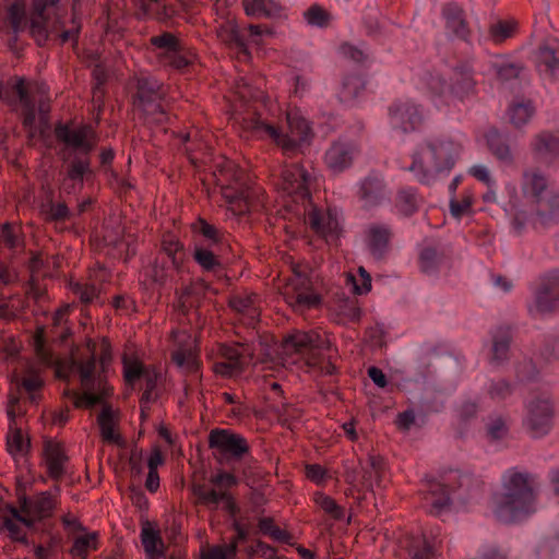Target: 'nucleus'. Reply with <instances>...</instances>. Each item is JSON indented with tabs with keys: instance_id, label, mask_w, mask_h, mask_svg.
I'll return each instance as SVG.
<instances>
[{
	"instance_id": "nucleus-1",
	"label": "nucleus",
	"mask_w": 559,
	"mask_h": 559,
	"mask_svg": "<svg viewBox=\"0 0 559 559\" xmlns=\"http://www.w3.org/2000/svg\"><path fill=\"white\" fill-rule=\"evenodd\" d=\"M521 195L513 182L504 186L508 203L503 209L512 216V226L522 231L527 225L547 227L559 219V193L550 190L548 178L536 168L525 169L521 176Z\"/></svg>"
},
{
	"instance_id": "nucleus-2",
	"label": "nucleus",
	"mask_w": 559,
	"mask_h": 559,
	"mask_svg": "<svg viewBox=\"0 0 559 559\" xmlns=\"http://www.w3.org/2000/svg\"><path fill=\"white\" fill-rule=\"evenodd\" d=\"M502 491L493 496V512L502 522H513L536 511L537 476L509 468L501 477Z\"/></svg>"
},
{
	"instance_id": "nucleus-3",
	"label": "nucleus",
	"mask_w": 559,
	"mask_h": 559,
	"mask_svg": "<svg viewBox=\"0 0 559 559\" xmlns=\"http://www.w3.org/2000/svg\"><path fill=\"white\" fill-rule=\"evenodd\" d=\"M475 72L468 64L454 67L445 80L438 74H428L423 81V92L437 107H448L453 100L464 102L476 95Z\"/></svg>"
},
{
	"instance_id": "nucleus-4",
	"label": "nucleus",
	"mask_w": 559,
	"mask_h": 559,
	"mask_svg": "<svg viewBox=\"0 0 559 559\" xmlns=\"http://www.w3.org/2000/svg\"><path fill=\"white\" fill-rule=\"evenodd\" d=\"M288 133L281 132L275 126L261 120L260 116L250 115L241 121L248 136L273 140L287 156L295 155L302 144L309 142L312 132L308 120L298 111L287 112Z\"/></svg>"
},
{
	"instance_id": "nucleus-5",
	"label": "nucleus",
	"mask_w": 559,
	"mask_h": 559,
	"mask_svg": "<svg viewBox=\"0 0 559 559\" xmlns=\"http://www.w3.org/2000/svg\"><path fill=\"white\" fill-rule=\"evenodd\" d=\"M459 145L447 138L428 140L413 155L408 170L423 183L432 182L438 176L448 174L455 164Z\"/></svg>"
},
{
	"instance_id": "nucleus-6",
	"label": "nucleus",
	"mask_w": 559,
	"mask_h": 559,
	"mask_svg": "<svg viewBox=\"0 0 559 559\" xmlns=\"http://www.w3.org/2000/svg\"><path fill=\"white\" fill-rule=\"evenodd\" d=\"M219 173L222 195L234 215H245L264 206L263 191L260 188L243 187L241 181L245 173L231 160H226Z\"/></svg>"
},
{
	"instance_id": "nucleus-7",
	"label": "nucleus",
	"mask_w": 559,
	"mask_h": 559,
	"mask_svg": "<svg viewBox=\"0 0 559 559\" xmlns=\"http://www.w3.org/2000/svg\"><path fill=\"white\" fill-rule=\"evenodd\" d=\"M73 365L80 374V381L84 392L80 394L75 391H67L66 394L78 408H90L100 403L103 397L109 394V388L104 377L100 373H96V358L94 353L84 360H74Z\"/></svg>"
},
{
	"instance_id": "nucleus-8",
	"label": "nucleus",
	"mask_w": 559,
	"mask_h": 559,
	"mask_svg": "<svg viewBox=\"0 0 559 559\" xmlns=\"http://www.w3.org/2000/svg\"><path fill=\"white\" fill-rule=\"evenodd\" d=\"M135 90L134 110L141 112L148 123L166 122L168 116L162 103L165 96L163 84L152 76H140L135 80Z\"/></svg>"
},
{
	"instance_id": "nucleus-9",
	"label": "nucleus",
	"mask_w": 559,
	"mask_h": 559,
	"mask_svg": "<svg viewBox=\"0 0 559 559\" xmlns=\"http://www.w3.org/2000/svg\"><path fill=\"white\" fill-rule=\"evenodd\" d=\"M285 354H302L307 356V364L311 367L320 366V353L331 347L329 340L321 337L313 331H295L283 340Z\"/></svg>"
},
{
	"instance_id": "nucleus-10",
	"label": "nucleus",
	"mask_w": 559,
	"mask_h": 559,
	"mask_svg": "<svg viewBox=\"0 0 559 559\" xmlns=\"http://www.w3.org/2000/svg\"><path fill=\"white\" fill-rule=\"evenodd\" d=\"M554 417L552 401L546 396H536L525 405L522 426L531 437L542 438L551 430Z\"/></svg>"
},
{
	"instance_id": "nucleus-11",
	"label": "nucleus",
	"mask_w": 559,
	"mask_h": 559,
	"mask_svg": "<svg viewBox=\"0 0 559 559\" xmlns=\"http://www.w3.org/2000/svg\"><path fill=\"white\" fill-rule=\"evenodd\" d=\"M389 121L392 128L403 132L417 130L425 120L420 105L412 99H397L388 108Z\"/></svg>"
},
{
	"instance_id": "nucleus-12",
	"label": "nucleus",
	"mask_w": 559,
	"mask_h": 559,
	"mask_svg": "<svg viewBox=\"0 0 559 559\" xmlns=\"http://www.w3.org/2000/svg\"><path fill=\"white\" fill-rule=\"evenodd\" d=\"M55 135L59 142L79 150L78 154L91 153L97 143L96 132L90 124L71 128L68 124L59 123L55 128Z\"/></svg>"
},
{
	"instance_id": "nucleus-13",
	"label": "nucleus",
	"mask_w": 559,
	"mask_h": 559,
	"mask_svg": "<svg viewBox=\"0 0 559 559\" xmlns=\"http://www.w3.org/2000/svg\"><path fill=\"white\" fill-rule=\"evenodd\" d=\"M286 302L296 311H305L320 304V297L310 289L307 277L296 274L283 293Z\"/></svg>"
},
{
	"instance_id": "nucleus-14",
	"label": "nucleus",
	"mask_w": 559,
	"mask_h": 559,
	"mask_svg": "<svg viewBox=\"0 0 559 559\" xmlns=\"http://www.w3.org/2000/svg\"><path fill=\"white\" fill-rule=\"evenodd\" d=\"M209 445L222 455L235 459H240L249 452L247 440L227 429H213L209 435Z\"/></svg>"
},
{
	"instance_id": "nucleus-15",
	"label": "nucleus",
	"mask_w": 559,
	"mask_h": 559,
	"mask_svg": "<svg viewBox=\"0 0 559 559\" xmlns=\"http://www.w3.org/2000/svg\"><path fill=\"white\" fill-rule=\"evenodd\" d=\"M311 177L299 164L286 166L282 173L283 190L295 198V201H306L310 197Z\"/></svg>"
},
{
	"instance_id": "nucleus-16",
	"label": "nucleus",
	"mask_w": 559,
	"mask_h": 559,
	"mask_svg": "<svg viewBox=\"0 0 559 559\" xmlns=\"http://www.w3.org/2000/svg\"><path fill=\"white\" fill-rule=\"evenodd\" d=\"M359 150L349 141L337 140L325 151L324 163L333 174L343 173L353 165Z\"/></svg>"
},
{
	"instance_id": "nucleus-17",
	"label": "nucleus",
	"mask_w": 559,
	"mask_h": 559,
	"mask_svg": "<svg viewBox=\"0 0 559 559\" xmlns=\"http://www.w3.org/2000/svg\"><path fill=\"white\" fill-rule=\"evenodd\" d=\"M191 489L198 504L216 510L218 504L223 502L224 509L233 516L239 511L233 496L228 491L207 488L205 484H193Z\"/></svg>"
},
{
	"instance_id": "nucleus-18",
	"label": "nucleus",
	"mask_w": 559,
	"mask_h": 559,
	"mask_svg": "<svg viewBox=\"0 0 559 559\" xmlns=\"http://www.w3.org/2000/svg\"><path fill=\"white\" fill-rule=\"evenodd\" d=\"M358 197L365 207L380 205L389 198V190L383 177L378 173H370L358 185Z\"/></svg>"
},
{
	"instance_id": "nucleus-19",
	"label": "nucleus",
	"mask_w": 559,
	"mask_h": 559,
	"mask_svg": "<svg viewBox=\"0 0 559 559\" xmlns=\"http://www.w3.org/2000/svg\"><path fill=\"white\" fill-rule=\"evenodd\" d=\"M90 154H75L69 162L67 176L63 179V189L67 193L74 192L76 185L82 188L84 176L92 174Z\"/></svg>"
},
{
	"instance_id": "nucleus-20",
	"label": "nucleus",
	"mask_w": 559,
	"mask_h": 559,
	"mask_svg": "<svg viewBox=\"0 0 559 559\" xmlns=\"http://www.w3.org/2000/svg\"><path fill=\"white\" fill-rule=\"evenodd\" d=\"M245 13L253 19L281 20L286 17L285 7L277 0H242Z\"/></svg>"
},
{
	"instance_id": "nucleus-21",
	"label": "nucleus",
	"mask_w": 559,
	"mask_h": 559,
	"mask_svg": "<svg viewBox=\"0 0 559 559\" xmlns=\"http://www.w3.org/2000/svg\"><path fill=\"white\" fill-rule=\"evenodd\" d=\"M219 355L223 358L213 365V370L216 374L223 377H233L243 371L242 353L240 346L222 345Z\"/></svg>"
},
{
	"instance_id": "nucleus-22",
	"label": "nucleus",
	"mask_w": 559,
	"mask_h": 559,
	"mask_svg": "<svg viewBox=\"0 0 559 559\" xmlns=\"http://www.w3.org/2000/svg\"><path fill=\"white\" fill-rule=\"evenodd\" d=\"M559 305V274H551L536 294L535 309L539 313L551 312Z\"/></svg>"
},
{
	"instance_id": "nucleus-23",
	"label": "nucleus",
	"mask_w": 559,
	"mask_h": 559,
	"mask_svg": "<svg viewBox=\"0 0 559 559\" xmlns=\"http://www.w3.org/2000/svg\"><path fill=\"white\" fill-rule=\"evenodd\" d=\"M44 457L49 477L53 480H60L66 473V464L69 460L63 447L51 440L46 441Z\"/></svg>"
},
{
	"instance_id": "nucleus-24",
	"label": "nucleus",
	"mask_w": 559,
	"mask_h": 559,
	"mask_svg": "<svg viewBox=\"0 0 559 559\" xmlns=\"http://www.w3.org/2000/svg\"><path fill=\"white\" fill-rule=\"evenodd\" d=\"M531 150L536 158L549 163L559 156V136L550 131H540L533 138Z\"/></svg>"
},
{
	"instance_id": "nucleus-25",
	"label": "nucleus",
	"mask_w": 559,
	"mask_h": 559,
	"mask_svg": "<svg viewBox=\"0 0 559 559\" xmlns=\"http://www.w3.org/2000/svg\"><path fill=\"white\" fill-rule=\"evenodd\" d=\"M119 412L114 411L110 405H105L97 416L100 437L104 442L123 445L124 441L120 433L116 432L119 423Z\"/></svg>"
},
{
	"instance_id": "nucleus-26",
	"label": "nucleus",
	"mask_w": 559,
	"mask_h": 559,
	"mask_svg": "<svg viewBox=\"0 0 559 559\" xmlns=\"http://www.w3.org/2000/svg\"><path fill=\"white\" fill-rule=\"evenodd\" d=\"M445 27L456 37L465 39L469 34L465 12L457 3L450 2L442 8Z\"/></svg>"
},
{
	"instance_id": "nucleus-27",
	"label": "nucleus",
	"mask_w": 559,
	"mask_h": 559,
	"mask_svg": "<svg viewBox=\"0 0 559 559\" xmlns=\"http://www.w3.org/2000/svg\"><path fill=\"white\" fill-rule=\"evenodd\" d=\"M229 307L241 314L246 320V324L253 325L259 318L258 296L254 294H236L229 299Z\"/></svg>"
},
{
	"instance_id": "nucleus-28",
	"label": "nucleus",
	"mask_w": 559,
	"mask_h": 559,
	"mask_svg": "<svg viewBox=\"0 0 559 559\" xmlns=\"http://www.w3.org/2000/svg\"><path fill=\"white\" fill-rule=\"evenodd\" d=\"M307 222L311 229L321 236L334 235L340 227L336 215L332 214L330 211L323 212L316 206L309 210Z\"/></svg>"
},
{
	"instance_id": "nucleus-29",
	"label": "nucleus",
	"mask_w": 559,
	"mask_h": 559,
	"mask_svg": "<svg viewBox=\"0 0 559 559\" xmlns=\"http://www.w3.org/2000/svg\"><path fill=\"white\" fill-rule=\"evenodd\" d=\"M424 501L426 507L429 508V513L439 515L450 506L449 490L441 483L432 481L428 485Z\"/></svg>"
},
{
	"instance_id": "nucleus-30",
	"label": "nucleus",
	"mask_w": 559,
	"mask_h": 559,
	"mask_svg": "<svg viewBox=\"0 0 559 559\" xmlns=\"http://www.w3.org/2000/svg\"><path fill=\"white\" fill-rule=\"evenodd\" d=\"M391 230L384 225L372 224L367 230V245L370 253L377 260L383 258L388 250Z\"/></svg>"
},
{
	"instance_id": "nucleus-31",
	"label": "nucleus",
	"mask_w": 559,
	"mask_h": 559,
	"mask_svg": "<svg viewBox=\"0 0 559 559\" xmlns=\"http://www.w3.org/2000/svg\"><path fill=\"white\" fill-rule=\"evenodd\" d=\"M210 290V285L202 278L190 283L180 294V307L183 312L191 308H199Z\"/></svg>"
},
{
	"instance_id": "nucleus-32",
	"label": "nucleus",
	"mask_w": 559,
	"mask_h": 559,
	"mask_svg": "<svg viewBox=\"0 0 559 559\" xmlns=\"http://www.w3.org/2000/svg\"><path fill=\"white\" fill-rule=\"evenodd\" d=\"M366 90V81L359 74L344 76L337 92V97L345 105H354Z\"/></svg>"
},
{
	"instance_id": "nucleus-33",
	"label": "nucleus",
	"mask_w": 559,
	"mask_h": 559,
	"mask_svg": "<svg viewBox=\"0 0 559 559\" xmlns=\"http://www.w3.org/2000/svg\"><path fill=\"white\" fill-rule=\"evenodd\" d=\"M486 142L491 154L502 164L512 165L514 156L507 138L497 129H490L486 133Z\"/></svg>"
},
{
	"instance_id": "nucleus-34",
	"label": "nucleus",
	"mask_w": 559,
	"mask_h": 559,
	"mask_svg": "<svg viewBox=\"0 0 559 559\" xmlns=\"http://www.w3.org/2000/svg\"><path fill=\"white\" fill-rule=\"evenodd\" d=\"M55 508V502L51 495L48 491L40 492L34 499L24 501L22 507L23 511L33 515L37 520L49 518Z\"/></svg>"
},
{
	"instance_id": "nucleus-35",
	"label": "nucleus",
	"mask_w": 559,
	"mask_h": 559,
	"mask_svg": "<svg viewBox=\"0 0 559 559\" xmlns=\"http://www.w3.org/2000/svg\"><path fill=\"white\" fill-rule=\"evenodd\" d=\"M511 343V333L508 326H498L492 333L491 360L500 364L508 359Z\"/></svg>"
},
{
	"instance_id": "nucleus-36",
	"label": "nucleus",
	"mask_w": 559,
	"mask_h": 559,
	"mask_svg": "<svg viewBox=\"0 0 559 559\" xmlns=\"http://www.w3.org/2000/svg\"><path fill=\"white\" fill-rule=\"evenodd\" d=\"M218 38L226 45L237 48L240 52L248 55L245 37L240 34L236 23L227 22L217 29Z\"/></svg>"
},
{
	"instance_id": "nucleus-37",
	"label": "nucleus",
	"mask_w": 559,
	"mask_h": 559,
	"mask_svg": "<svg viewBox=\"0 0 559 559\" xmlns=\"http://www.w3.org/2000/svg\"><path fill=\"white\" fill-rule=\"evenodd\" d=\"M97 549L98 533L92 532L86 535L75 537L69 552L72 559H86L91 551Z\"/></svg>"
},
{
	"instance_id": "nucleus-38",
	"label": "nucleus",
	"mask_w": 559,
	"mask_h": 559,
	"mask_svg": "<svg viewBox=\"0 0 559 559\" xmlns=\"http://www.w3.org/2000/svg\"><path fill=\"white\" fill-rule=\"evenodd\" d=\"M162 252L170 260L175 270H180L185 261L183 247L174 236H164L162 240Z\"/></svg>"
},
{
	"instance_id": "nucleus-39",
	"label": "nucleus",
	"mask_w": 559,
	"mask_h": 559,
	"mask_svg": "<svg viewBox=\"0 0 559 559\" xmlns=\"http://www.w3.org/2000/svg\"><path fill=\"white\" fill-rule=\"evenodd\" d=\"M535 114V107L531 100L513 103L509 107L510 122L515 128L526 124Z\"/></svg>"
},
{
	"instance_id": "nucleus-40",
	"label": "nucleus",
	"mask_w": 559,
	"mask_h": 559,
	"mask_svg": "<svg viewBox=\"0 0 559 559\" xmlns=\"http://www.w3.org/2000/svg\"><path fill=\"white\" fill-rule=\"evenodd\" d=\"M444 261V255L432 247L424 248L419 254L420 271L427 275L437 274Z\"/></svg>"
},
{
	"instance_id": "nucleus-41",
	"label": "nucleus",
	"mask_w": 559,
	"mask_h": 559,
	"mask_svg": "<svg viewBox=\"0 0 559 559\" xmlns=\"http://www.w3.org/2000/svg\"><path fill=\"white\" fill-rule=\"evenodd\" d=\"M141 538L144 550L147 554V559H157L163 556L164 543L158 532L150 527H144L141 533Z\"/></svg>"
},
{
	"instance_id": "nucleus-42",
	"label": "nucleus",
	"mask_w": 559,
	"mask_h": 559,
	"mask_svg": "<svg viewBox=\"0 0 559 559\" xmlns=\"http://www.w3.org/2000/svg\"><path fill=\"white\" fill-rule=\"evenodd\" d=\"M419 199L414 189H402L397 192L395 206L404 216H411L418 211Z\"/></svg>"
},
{
	"instance_id": "nucleus-43",
	"label": "nucleus",
	"mask_w": 559,
	"mask_h": 559,
	"mask_svg": "<svg viewBox=\"0 0 559 559\" xmlns=\"http://www.w3.org/2000/svg\"><path fill=\"white\" fill-rule=\"evenodd\" d=\"M29 34L38 46H44L49 37L47 28V16L45 12H35L32 10L29 20Z\"/></svg>"
},
{
	"instance_id": "nucleus-44",
	"label": "nucleus",
	"mask_w": 559,
	"mask_h": 559,
	"mask_svg": "<svg viewBox=\"0 0 559 559\" xmlns=\"http://www.w3.org/2000/svg\"><path fill=\"white\" fill-rule=\"evenodd\" d=\"M29 448V440H25L22 429L16 425L9 424L7 437V449L11 455L24 453Z\"/></svg>"
},
{
	"instance_id": "nucleus-45",
	"label": "nucleus",
	"mask_w": 559,
	"mask_h": 559,
	"mask_svg": "<svg viewBox=\"0 0 559 559\" xmlns=\"http://www.w3.org/2000/svg\"><path fill=\"white\" fill-rule=\"evenodd\" d=\"M537 61L539 66H544L547 70L559 69V47L558 45L544 44L539 46L537 51Z\"/></svg>"
},
{
	"instance_id": "nucleus-46",
	"label": "nucleus",
	"mask_w": 559,
	"mask_h": 559,
	"mask_svg": "<svg viewBox=\"0 0 559 559\" xmlns=\"http://www.w3.org/2000/svg\"><path fill=\"white\" fill-rule=\"evenodd\" d=\"M8 20L15 35L23 32L27 25L24 3L13 1L8 8Z\"/></svg>"
},
{
	"instance_id": "nucleus-47",
	"label": "nucleus",
	"mask_w": 559,
	"mask_h": 559,
	"mask_svg": "<svg viewBox=\"0 0 559 559\" xmlns=\"http://www.w3.org/2000/svg\"><path fill=\"white\" fill-rule=\"evenodd\" d=\"M259 530L262 534L270 536L272 539L290 544L292 535L275 525L274 520L272 518H262L258 523Z\"/></svg>"
},
{
	"instance_id": "nucleus-48",
	"label": "nucleus",
	"mask_w": 559,
	"mask_h": 559,
	"mask_svg": "<svg viewBox=\"0 0 559 559\" xmlns=\"http://www.w3.org/2000/svg\"><path fill=\"white\" fill-rule=\"evenodd\" d=\"M147 276L153 283L164 285L170 277V267L165 257H156L147 271Z\"/></svg>"
},
{
	"instance_id": "nucleus-49",
	"label": "nucleus",
	"mask_w": 559,
	"mask_h": 559,
	"mask_svg": "<svg viewBox=\"0 0 559 559\" xmlns=\"http://www.w3.org/2000/svg\"><path fill=\"white\" fill-rule=\"evenodd\" d=\"M9 511L11 513V516L3 518V526L10 533L11 538L15 540H23L25 534L22 530L20 521H24V516H22L19 513L17 509L14 507H10Z\"/></svg>"
},
{
	"instance_id": "nucleus-50",
	"label": "nucleus",
	"mask_w": 559,
	"mask_h": 559,
	"mask_svg": "<svg viewBox=\"0 0 559 559\" xmlns=\"http://www.w3.org/2000/svg\"><path fill=\"white\" fill-rule=\"evenodd\" d=\"M314 502L320 507L326 514L334 520H341L344 516L343 509L336 503V501L321 492L314 495Z\"/></svg>"
},
{
	"instance_id": "nucleus-51",
	"label": "nucleus",
	"mask_w": 559,
	"mask_h": 559,
	"mask_svg": "<svg viewBox=\"0 0 559 559\" xmlns=\"http://www.w3.org/2000/svg\"><path fill=\"white\" fill-rule=\"evenodd\" d=\"M236 555L235 544H224L202 550L201 559H235Z\"/></svg>"
},
{
	"instance_id": "nucleus-52",
	"label": "nucleus",
	"mask_w": 559,
	"mask_h": 559,
	"mask_svg": "<svg viewBox=\"0 0 559 559\" xmlns=\"http://www.w3.org/2000/svg\"><path fill=\"white\" fill-rule=\"evenodd\" d=\"M33 347L38 360L45 365L49 366L53 362L51 352L45 346V336L43 328L37 329L33 337Z\"/></svg>"
},
{
	"instance_id": "nucleus-53",
	"label": "nucleus",
	"mask_w": 559,
	"mask_h": 559,
	"mask_svg": "<svg viewBox=\"0 0 559 559\" xmlns=\"http://www.w3.org/2000/svg\"><path fill=\"white\" fill-rule=\"evenodd\" d=\"M193 258L195 262L204 270V271H214L216 267L221 266V262L217 257L209 249L202 247H195Z\"/></svg>"
},
{
	"instance_id": "nucleus-54",
	"label": "nucleus",
	"mask_w": 559,
	"mask_h": 559,
	"mask_svg": "<svg viewBox=\"0 0 559 559\" xmlns=\"http://www.w3.org/2000/svg\"><path fill=\"white\" fill-rule=\"evenodd\" d=\"M158 373L154 368H150L144 373V391L142 397L144 403H153L157 400L158 395L156 393Z\"/></svg>"
},
{
	"instance_id": "nucleus-55",
	"label": "nucleus",
	"mask_w": 559,
	"mask_h": 559,
	"mask_svg": "<svg viewBox=\"0 0 559 559\" xmlns=\"http://www.w3.org/2000/svg\"><path fill=\"white\" fill-rule=\"evenodd\" d=\"M16 384L17 386H22L29 394L31 402L36 403L38 400L36 391L44 385V381L38 373L29 370L28 376L17 381Z\"/></svg>"
},
{
	"instance_id": "nucleus-56",
	"label": "nucleus",
	"mask_w": 559,
	"mask_h": 559,
	"mask_svg": "<svg viewBox=\"0 0 559 559\" xmlns=\"http://www.w3.org/2000/svg\"><path fill=\"white\" fill-rule=\"evenodd\" d=\"M150 41L152 46L164 49V55H168L175 50H180V41L174 34L168 32H165L158 36L151 37Z\"/></svg>"
},
{
	"instance_id": "nucleus-57",
	"label": "nucleus",
	"mask_w": 559,
	"mask_h": 559,
	"mask_svg": "<svg viewBox=\"0 0 559 559\" xmlns=\"http://www.w3.org/2000/svg\"><path fill=\"white\" fill-rule=\"evenodd\" d=\"M304 17L309 25L324 27L329 24L330 15L329 13L320 5H311L304 13Z\"/></svg>"
},
{
	"instance_id": "nucleus-58",
	"label": "nucleus",
	"mask_w": 559,
	"mask_h": 559,
	"mask_svg": "<svg viewBox=\"0 0 559 559\" xmlns=\"http://www.w3.org/2000/svg\"><path fill=\"white\" fill-rule=\"evenodd\" d=\"M407 551L412 559H429L432 555L430 545L423 537L414 538L411 542Z\"/></svg>"
},
{
	"instance_id": "nucleus-59",
	"label": "nucleus",
	"mask_w": 559,
	"mask_h": 559,
	"mask_svg": "<svg viewBox=\"0 0 559 559\" xmlns=\"http://www.w3.org/2000/svg\"><path fill=\"white\" fill-rule=\"evenodd\" d=\"M509 432L507 418L502 416H493L487 424V433L492 440H500Z\"/></svg>"
},
{
	"instance_id": "nucleus-60",
	"label": "nucleus",
	"mask_w": 559,
	"mask_h": 559,
	"mask_svg": "<svg viewBox=\"0 0 559 559\" xmlns=\"http://www.w3.org/2000/svg\"><path fill=\"white\" fill-rule=\"evenodd\" d=\"M45 211L46 219L50 222H66L70 218L71 212L64 202H49Z\"/></svg>"
},
{
	"instance_id": "nucleus-61",
	"label": "nucleus",
	"mask_w": 559,
	"mask_h": 559,
	"mask_svg": "<svg viewBox=\"0 0 559 559\" xmlns=\"http://www.w3.org/2000/svg\"><path fill=\"white\" fill-rule=\"evenodd\" d=\"M514 23L510 21H499L489 28V34L493 41L501 43L512 36Z\"/></svg>"
},
{
	"instance_id": "nucleus-62",
	"label": "nucleus",
	"mask_w": 559,
	"mask_h": 559,
	"mask_svg": "<svg viewBox=\"0 0 559 559\" xmlns=\"http://www.w3.org/2000/svg\"><path fill=\"white\" fill-rule=\"evenodd\" d=\"M210 484L213 485L216 490L228 491L229 488L235 487L238 484V479L231 473L218 472L210 477Z\"/></svg>"
},
{
	"instance_id": "nucleus-63",
	"label": "nucleus",
	"mask_w": 559,
	"mask_h": 559,
	"mask_svg": "<svg viewBox=\"0 0 559 559\" xmlns=\"http://www.w3.org/2000/svg\"><path fill=\"white\" fill-rule=\"evenodd\" d=\"M496 74L501 82H509L520 78L522 67L518 63L496 64Z\"/></svg>"
},
{
	"instance_id": "nucleus-64",
	"label": "nucleus",
	"mask_w": 559,
	"mask_h": 559,
	"mask_svg": "<svg viewBox=\"0 0 559 559\" xmlns=\"http://www.w3.org/2000/svg\"><path fill=\"white\" fill-rule=\"evenodd\" d=\"M72 290L79 296L80 300L84 304H90L98 297L99 290L93 284L75 283L72 285Z\"/></svg>"
}]
</instances>
